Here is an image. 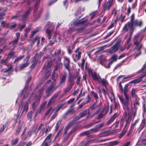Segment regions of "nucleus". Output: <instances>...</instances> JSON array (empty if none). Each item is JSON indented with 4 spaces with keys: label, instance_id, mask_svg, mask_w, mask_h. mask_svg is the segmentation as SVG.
<instances>
[{
    "label": "nucleus",
    "instance_id": "obj_8",
    "mask_svg": "<svg viewBox=\"0 0 146 146\" xmlns=\"http://www.w3.org/2000/svg\"><path fill=\"white\" fill-rule=\"evenodd\" d=\"M96 113H94L91 116H90V113H89V111H88V112L87 110H85L80 113V114H79L80 116L78 117V119H80L81 117H84V116L87 113H88V115L87 117V118H88L89 117H90V118H92L93 117V116L94 115H95V114Z\"/></svg>",
    "mask_w": 146,
    "mask_h": 146
},
{
    "label": "nucleus",
    "instance_id": "obj_17",
    "mask_svg": "<svg viewBox=\"0 0 146 146\" xmlns=\"http://www.w3.org/2000/svg\"><path fill=\"white\" fill-rule=\"evenodd\" d=\"M117 96L121 102L125 106H127L128 105L129 100H128L127 101L126 99L125 98V100L124 101L123 98L122 96H120L119 94Z\"/></svg>",
    "mask_w": 146,
    "mask_h": 146
},
{
    "label": "nucleus",
    "instance_id": "obj_33",
    "mask_svg": "<svg viewBox=\"0 0 146 146\" xmlns=\"http://www.w3.org/2000/svg\"><path fill=\"white\" fill-rule=\"evenodd\" d=\"M62 106L61 105H59L55 107L54 110L52 111V112H56L58 111L59 110L62 108Z\"/></svg>",
    "mask_w": 146,
    "mask_h": 146
},
{
    "label": "nucleus",
    "instance_id": "obj_49",
    "mask_svg": "<svg viewBox=\"0 0 146 146\" xmlns=\"http://www.w3.org/2000/svg\"><path fill=\"white\" fill-rule=\"evenodd\" d=\"M114 31H113L111 32H109L105 37H104V39H106L110 36L114 32Z\"/></svg>",
    "mask_w": 146,
    "mask_h": 146
},
{
    "label": "nucleus",
    "instance_id": "obj_27",
    "mask_svg": "<svg viewBox=\"0 0 146 146\" xmlns=\"http://www.w3.org/2000/svg\"><path fill=\"white\" fill-rule=\"evenodd\" d=\"M26 128H25L24 129L23 133H22L21 135V138L23 140H25L26 139L27 137V136H26V135L25 134V133L26 131Z\"/></svg>",
    "mask_w": 146,
    "mask_h": 146
},
{
    "label": "nucleus",
    "instance_id": "obj_40",
    "mask_svg": "<svg viewBox=\"0 0 146 146\" xmlns=\"http://www.w3.org/2000/svg\"><path fill=\"white\" fill-rule=\"evenodd\" d=\"M91 93L93 96L94 97L95 100L97 101V100L98 99V96L97 94L94 91H92L91 92Z\"/></svg>",
    "mask_w": 146,
    "mask_h": 146
},
{
    "label": "nucleus",
    "instance_id": "obj_52",
    "mask_svg": "<svg viewBox=\"0 0 146 146\" xmlns=\"http://www.w3.org/2000/svg\"><path fill=\"white\" fill-rule=\"evenodd\" d=\"M71 88L68 86L64 90V92L66 93H67L70 91Z\"/></svg>",
    "mask_w": 146,
    "mask_h": 146
},
{
    "label": "nucleus",
    "instance_id": "obj_60",
    "mask_svg": "<svg viewBox=\"0 0 146 146\" xmlns=\"http://www.w3.org/2000/svg\"><path fill=\"white\" fill-rule=\"evenodd\" d=\"M61 52V50L60 49H59L58 50V51L57 53L56 52V51L55 52L54 54L55 55H56V54H57L58 56H59Z\"/></svg>",
    "mask_w": 146,
    "mask_h": 146
},
{
    "label": "nucleus",
    "instance_id": "obj_2",
    "mask_svg": "<svg viewBox=\"0 0 146 146\" xmlns=\"http://www.w3.org/2000/svg\"><path fill=\"white\" fill-rule=\"evenodd\" d=\"M134 29V28L132 23L130 22H128L126 24L123 28V30L125 31H129L130 32V35H132Z\"/></svg>",
    "mask_w": 146,
    "mask_h": 146
},
{
    "label": "nucleus",
    "instance_id": "obj_23",
    "mask_svg": "<svg viewBox=\"0 0 146 146\" xmlns=\"http://www.w3.org/2000/svg\"><path fill=\"white\" fill-rule=\"evenodd\" d=\"M52 136V134H50L48 135L44 141V143H45L46 142L49 143H50L52 141V139H51Z\"/></svg>",
    "mask_w": 146,
    "mask_h": 146
},
{
    "label": "nucleus",
    "instance_id": "obj_39",
    "mask_svg": "<svg viewBox=\"0 0 146 146\" xmlns=\"http://www.w3.org/2000/svg\"><path fill=\"white\" fill-rule=\"evenodd\" d=\"M18 40H18V39H16L13 40V41L10 42L9 44L10 45L12 44V45H14L17 44L18 41Z\"/></svg>",
    "mask_w": 146,
    "mask_h": 146
},
{
    "label": "nucleus",
    "instance_id": "obj_11",
    "mask_svg": "<svg viewBox=\"0 0 146 146\" xmlns=\"http://www.w3.org/2000/svg\"><path fill=\"white\" fill-rule=\"evenodd\" d=\"M29 56H27V58L25 59V60L26 61V63L24 64H22L20 66V70H22L23 68L27 67L29 64Z\"/></svg>",
    "mask_w": 146,
    "mask_h": 146
},
{
    "label": "nucleus",
    "instance_id": "obj_19",
    "mask_svg": "<svg viewBox=\"0 0 146 146\" xmlns=\"http://www.w3.org/2000/svg\"><path fill=\"white\" fill-rule=\"evenodd\" d=\"M133 26H141L142 24V22L141 20H135L132 23Z\"/></svg>",
    "mask_w": 146,
    "mask_h": 146
},
{
    "label": "nucleus",
    "instance_id": "obj_47",
    "mask_svg": "<svg viewBox=\"0 0 146 146\" xmlns=\"http://www.w3.org/2000/svg\"><path fill=\"white\" fill-rule=\"evenodd\" d=\"M68 81L69 82V84L68 85V86H69L70 88H72L74 83V81H70L69 80H68Z\"/></svg>",
    "mask_w": 146,
    "mask_h": 146
},
{
    "label": "nucleus",
    "instance_id": "obj_3",
    "mask_svg": "<svg viewBox=\"0 0 146 146\" xmlns=\"http://www.w3.org/2000/svg\"><path fill=\"white\" fill-rule=\"evenodd\" d=\"M67 73L63 72L60 74V81L59 83V86H63L65 83V80L67 77Z\"/></svg>",
    "mask_w": 146,
    "mask_h": 146
},
{
    "label": "nucleus",
    "instance_id": "obj_64",
    "mask_svg": "<svg viewBox=\"0 0 146 146\" xmlns=\"http://www.w3.org/2000/svg\"><path fill=\"white\" fill-rule=\"evenodd\" d=\"M74 100H75L74 98H71V99H70L68 101V104H70L71 103H72V102H73Z\"/></svg>",
    "mask_w": 146,
    "mask_h": 146
},
{
    "label": "nucleus",
    "instance_id": "obj_5",
    "mask_svg": "<svg viewBox=\"0 0 146 146\" xmlns=\"http://www.w3.org/2000/svg\"><path fill=\"white\" fill-rule=\"evenodd\" d=\"M140 34L141 33L138 32L136 34L134 37L133 39L134 43L135 45H137L139 43H140L143 39V36H142L141 38L138 40V39L140 36Z\"/></svg>",
    "mask_w": 146,
    "mask_h": 146
},
{
    "label": "nucleus",
    "instance_id": "obj_58",
    "mask_svg": "<svg viewBox=\"0 0 146 146\" xmlns=\"http://www.w3.org/2000/svg\"><path fill=\"white\" fill-rule=\"evenodd\" d=\"M7 58H6V59L5 60L4 59H2L1 61V64H3L5 63H6V62L7 61Z\"/></svg>",
    "mask_w": 146,
    "mask_h": 146
},
{
    "label": "nucleus",
    "instance_id": "obj_29",
    "mask_svg": "<svg viewBox=\"0 0 146 146\" xmlns=\"http://www.w3.org/2000/svg\"><path fill=\"white\" fill-rule=\"evenodd\" d=\"M136 91V89L134 88L132 89L131 92V94L133 97L135 98L136 99L137 98V96L135 94Z\"/></svg>",
    "mask_w": 146,
    "mask_h": 146
},
{
    "label": "nucleus",
    "instance_id": "obj_14",
    "mask_svg": "<svg viewBox=\"0 0 146 146\" xmlns=\"http://www.w3.org/2000/svg\"><path fill=\"white\" fill-rule=\"evenodd\" d=\"M119 47L116 45H114L112 48L108 50V52L110 54H113L116 52L118 50Z\"/></svg>",
    "mask_w": 146,
    "mask_h": 146
},
{
    "label": "nucleus",
    "instance_id": "obj_26",
    "mask_svg": "<svg viewBox=\"0 0 146 146\" xmlns=\"http://www.w3.org/2000/svg\"><path fill=\"white\" fill-rule=\"evenodd\" d=\"M92 76L93 79L94 80L98 81L99 82H100L98 80V77L97 76V74L96 72L92 73Z\"/></svg>",
    "mask_w": 146,
    "mask_h": 146
},
{
    "label": "nucleus",
    "instance_id": "obj_62",
    "mask_svg": "<svg viewBox=\"0 0 146 146\" xmlns=\"http://www.w3.org/2000/svg\"><path fill=\"white\" fill-rule=\"evenodd\" d=\"M21 129V127H19L17 129V130L16 132V134L17 135L19 134V132L20 131Z\"/></svg>",
    "mask_w": 146,
    "mask_h": 146
},
{
    "label": "nucleus",
    "instance_id": "obj_6",
    "mask_svg": "<svg viewBox=\"0 0 146 146\" xmlns=\"http://www.w3.org/2000/svg\"><path fill=\"white\" fill-rule=\"evenodd\" d=\"M104 123H100L99 125H98L96 126V128L93 129H91L90 131H86L84 132L83 133H82L81 134V135H84V134L87 135L88 136H89V134L90 133V131H92L93 132H97L98 130V129H99L101 128L103 126Z\"/></svg>",
    "mask_w": 146,
    "mask_h": 146
},
{
    "label": "nucleus",
    "instance_id": "obj_7",
    "mask_svg": "<svg viewBox=\"0 0 146 146\" xmlns=\"http://www.w3.org/2000/svg\"><path fill=\"white\" fill-rule=\"evenodd\" d=\"M70 60L69 58L66 56L64 57V64L65 68L68 71H70Z\"/></svg>",
    "mask_w": 146,
    "mask_h": 146
},
{
    "label": "nucleus",
    "instance_id": "obj_31",
    "mask_svg": "<svg viewBox=\"0 0 146 146\" xmlns=\"http://www.w3.org/2000/svg\"><path fill=\"white\" fill-rule=\"evenodd\" d=\"M76 76H75V74L72 75H70L68 77V80L70 81H74V80L76 78Z\"/></svg>",
    "mask_w": 146,
    "mask_h": 146
},
{
    "label": "nucleus",
    "instance_id": "obj_13",
    "mask_svg": "<svg viewBox=\"0 0 146 146\" xmlns=\"http://www.w3.org/2000/svg\"><path fill=\"white\" fill-rule=\"evenodd\" d=\"M32 9L31 8H30L22 16V20L23 22H25L26 20V18L30 14V11Z\"/></svg>",
    "mask_w": 146,
    "mask_h": 146
},
{
    "label": "nucleus",
    "instance_id": "obj_24",
    "mask_svg": "<svg viewBox=\"0 0 146 146\" xmlns=\"http://www.w3.org/2000/svg\"><path fill=\"white\" fill-rule=\"evenodd\" d=\"M62 65L63 64L62 63H56V65L54 71L57 70H60L61 67L62 66Z\"/></svg>",
    "mask_w": 146,
    "mask_h": 146
},
{
    "label": "nucleus",
    "instance_id": "obj_10",
    "mask_svg": "<svg viewBox=\"0 0 146 146\" xmlns=\"http://www.w3.org/2000/svg\"><path fill=\"white\" fill-rule=\"evenodd\" d=\"M129 86V85L127 84H126L125 87L123 89V90H121V92H123L124 93V94L125 95V98L127 100V101L128 100L129 98V96L127 94V93L128 92V87Z\"/></svg>",
    "mask_w": 146,
    "mask_h": 146
},
{
    "label": "nucleus",
    "instance_id": "obj_55",
    "mask_svg": "<svg viewBox=\"0 0 146 146\" xmlns=\"http://www.w3.org/2000/svg\"><path fill=\"white\" fill-rule=\"evenodd\" d=\"M75 30V29H74L73 28H70L68 30V33H71L73 32Z\"/></svg>",
    "mask_w": 146,
    "mask_h": 146
},
{
    "label": "nucleus",
    "instance_id": "obj_32",
    "mask_svg": "<svg viewBox=\"0 0 146 146\" xmlns=\"http://www.w3.org/2000/svg\"><path fill=\"white\" fill-rule=\"evenodd\" d=\"M33 113V112L31 111V112H29L27 114V117L28 118L30 121H31L32 119Z\"/></svg>",
    "mask_w": 146,
    "mask_h": 146
},
{
    "label": "nucleus",
    "instance_id": "obj_56",
    "mask_svg": "<svg viewBox=\"0 0 146 146\" xmlns=\"http://www.w3.org/2000/svg\"><path fill=\"white\" fill-rule=\"evenodd\" d=\"M5 129L4 125H2L0 128V133L3 131Z\"/></svg>",
    "mask_w": 146,
    "mask_h": 146
},
{
    "label": "nucleus",
    "instance_id": "obj_53",
    "mask_svg": "<svg viewBox=\"0 0 146 146\" xmlns=\"http://www.w3.org/2000/svg\"><path fill=\"white\" fill-rule=\"evenodd\" d=\"M117 56L116 55H113L111 57L112 60L114 61V62L117 60Z\"/></svg>",
    "mask_w": 146,
    "mask_h": 146
},
{
    "label": "nucleus",
    "instance_id": "obj_63",
    "mask_svg": "<svg viewBox=\"0 0 146 146\" xmlns=\"http://www.w3.org/2000/svg\"><path fill=\"white\" fill-rule=\"evenodd\" d=\"M103 0H98L97 2V4L98 5V7H99L100 6V4L102 1Z\"/></svg>",
    "mask_w": 146,
    "mask_h": 146
},
{
    "label": "nucleus",
    "instance_id": "obj_48",
    "mask_svg": "<svg viewBox=\"0 0 146 146\" xmlns=\"http://www.w3.org/2000/svg\"><path fill=\"white\" fill-rule=\"evenodd\" d=\"M54 113V114L51 117V119H54L57 116V112H52V111L51 113Z\"/></svg>",
    "mask_w": 146,
    "mask_h": 146
},
{
    "label": "nucleus",
    "instance_id": "obj_54",
    "mask_svg": "<svg viewBox=\"0 0 146 146\" xmlns=\"http://www.w3.org/2000/svg\"><path fill=\"white\" fill-rule=\"evenodd\" d=\"M16 24L15 23H13L12 25L9 27V28L10 29L15 28L16 26Z\"/></svg>",
    "mask_w": 146,
    "mask_h": 146
},
{
    "label": "nucleus",
    "instance_id": "obj_42",
    "mask_svg": "<svg viewBox=\"0 0 146 146\" xmlns=\"http://www.w3.org/2000/svg\"><path fill=\"white\" fill-rule=\"evenodd\" d=\"M44 130L42 129L40 131L39 135V137H41V139L42 138V137L44 136Z\"/></svg>",
    "mask_w": 146,
    "mask_h": 146
},
{
    "label": "nucleus",
    "instance_id": "obj_1",
    "mask_svg": "<svg viewBox=\"0 0 146 146\" xmlns=\"http://www.w3.org/2000/svg\"><path fill=\"white\" fill-rule=\"evenodd\" d=\"M39 3L40 0H37L34 8L33 15L35 17L36 20L39 17L40 15L43 12V9L42 8H41L37 14L36 13V12L37 11L38 7V5Z\"/></svg>",
    "mask_w": 146,
    "mask_h": 146
},
{
    "label": "nucleus",
    "instance_id": "obj_30",
    "mask_svg": "<svg viewBox=\"0 0 146 146\" xmlns=\"http://www.w3.org/2000/svg\"><path fill=\"white\" fill-rule=\"evenodd\" d=\"M76 77H77L76 83L78 84H80V81L81 78V76L79 75V73L78 72H76Z\"/></svg>",
    "mask_w": 146,
    "mask_h": 146
},
{
    "label": "nucleus",
    "instance_id": "obj_20",
    "mask_svg": "<svg viewBox=\"0 0 146 146\" xmlns=\"http://www.w3.org/2000/svg\"><path fill=\"white\" fill-rule=\"evenodd\" d=\"M55 26H54L53 25L52 27H51L50 28L49 27H48L46 30V32L48 35V39L49 40L51 38V30H52V29Z\"/></svg>",
    "mask_w": 146,
    "mask_h": 146
},
{
    "label": "nucleus",
    "instance_id": "obj_43",
    "mask_svg": "<svg viewBox=\"0 0 146 146\" xmlns=\"http://www.w3.org/2000/svg\"><path fill=\"white\" fill-rule=\"evenodd\" d=\"M104 115L103 112L100 113L96 117V118L97 119H99L102 118Z\"/></svg>",
    "mask_w": 146,
    "mask_h": 146
},
{
    "label": "nucleus",
    "instance_id": "obj_12",
    "mask_svg": "<svg viewBox=\"0 0 146 146\" xmlns=\"http://www.w3.org/2000/svg\"><path fill=\"white\" fill-rule=\"evenodd\" d=\"M86 21H87L86 19L84 20L83 18L79 20L78 19H77L76 20L74 21H73V24L74 25H77L79 24H83L85 23Z\"/></svg>",
    "mask_w": 146,
    "mask_h": 146
},
{
    "label": "nucleus",
    "instance_id": "obj_25",
    "mask_svg": "<svg viewBox=\"0 0 146 146\" xmlns=\"http://www.w3.org/2000/svg\"><path fill=\"white\" fill-rule=\"evenodd\" d=\"M40 102V99H36L32 104V107L33 109H35L36 106Z\"/></svg>",
    "mask_w": 146,
    "mask_h": 146
},
{
    "label": "nucleus",
    "instance_id": "obj_35",
    "mask_svg": "<svg viewBox=\"0 0 146 146\" xmlns=\"http://www.w3.org/2000/svg\"><path fill=\"white\" fill-rule=\"evenodd\" d=\"M74 112V110L73 109H71L68 110L64 114V115L66 116L67 115L71 113Z\"/></svg>",
    "mask_w": 146,
    "mask_h": 146
},
{
    "label": "nucleus",
    "instance_id": "obj_50",
    "mask_svg": "<svg viewBox=\"0 0 146 146\" xmlns=\"http://www.w3.org/2000/svg\"><path fill=\"white\" fill-rule=\"evenodd\" d=\"M70 125L68 124L66 127L64 129V133L65 134L66 133L68 130L70 129Z\"/></svg>",
    "mask_w": 146,
    "mask_h": 146
},
{
    "label": "nucleus",
    "instance_id": "obj_46",
    "mask_svg": "<svg viewBox=\"0 0 146 146\" xmlns=\"http://www.w3.org/2000/svg\"><path fill=\"white\" fill-rule=\"evenodd\" d=\"M39 30V28H36L34 31L32 32L31 33V36L33 37L34 35L37 32H38Z\"/></svg>",
    "mask_w": 146,
    "mask_h": 146
},
{
    "label": "nucleus",
    "instance_id": "obj_45",
    "mask_svg": "<svg viewBox=\"0 0 146 146\" xmlns=\"http://www.w3.org/2000/svg\"><path fill=\"white\" fill-rule=\"evenodd\" d=\"M91 98L90 97L89 95L87 96L86 98V102H85L86 103V104L90 102L91 101Z\"/></svg>",
    "mask_w": 146,
    "mask_h": 146
},
{
    "label": "nucleus",
    "instance_id": "obj_34",
    "mask_svg": "<svg viewBox=\"0 0 146 146\" xmlns=\"http://www.w3.org/2000/svg\"><path fill=\"white\" fill-rule=\"evenodd\" d=\"M14 54L15 53L14 52L11 51L9 53L7 58L8 59L9 58H11L14 56Z\"/></svg>",
    "mask_w": 146,
    "mask_h": 146
},
{
    "label": "nucleus",
    "instance_id": "obj_18",
    "mask_svg": "<svg viewBox=\"0 0 146 146\" xmlns=\"http://www.w3.org/2000/svg\"><path fill=\"white\" fill-rule=\"evenodd\" d=\"M45 108V104H42L41 105L39 108L37 109L36 113H35V117L37 115V113H40L41 112L43 111Z\"/></svg>",
    "mask_w": 146,
    "mask_h": 146
},
{
    "label": "nucleus",
    "instance_id": "obj_15",
    "mask_svg": "<svg viewBox=\"0 0 146 146\" xmlns=\"http://www.w3.org/2000/svg\"><path fill=\"white\" fill-rule=\"evenodd\" d=\"M60 94V93L59 92H57L49 100L48 105H50L52 103L54 102L55 100V99L58 97Z\"/></svg>",
    "mask_w": 146,
    "mask_h": 146
},
{
    "label": "nucleus",
    "instance_id": "obj_37",
    "mask_svg": "<svg viewBox=\"0 0 146 146\" xmlns=\"http://www.w3.org/2000/svg\"><path fill=\"white\" fill-rule=\"evenodd\" d=\"M101 82L102 85L105 86H106L108 85L107 82L104 78L101 79L100 82Z\"/></svg>",
    "mask_w": 146,
    "mask_h": 146
},
{
    "label": "nucleus",
    "instance_id": "obj_38",
    "mask_svg": "<svg viewBox=\"0 0 146 146\" xmlns=\"http://www.w3.org/2000/svg\"><path fill=\"white\" fill-rule=\"evenodd\" d=\"M12 68L11 67L9 68L8 69H3L1 70V71H3L5 73H9L10 72L12 71Z\"/></svg>",
    "mask_w": 146,
    "mask_h": 146
},
{
    "label": "nucleus",
    "instance_id": "obj_22",
    "mask_svg": "<svg viewBox=\"0 0 146 146\" xmlns=\"http://www.w3.org/2000/svg\"><path fill=\"white\" fill-rule=\"evenodd\" d=\"M76 54H75V58H73V60L74 61L76 62L77 60H80L81 58V52H76Z\"/></svg>",
    "mask_w": 146,
    "mask_h": 146
},
{
    "label": "nucleus",
    "instance_id": "obj_9",
    "mask_svg": "<svg viewBox=\"0 0 146 146\" xmlns=\"http://www.w3.org/2000/svg\"><path fill=\"white\" fill-rule=\"evenodd\" d=\"M56 88H54L53 85L50 86L46 90V94L47 96H49L53 92Z\"/></svg>",
    "mask_w": 146,
    "mask_h": 146
},
{
    "label": "nucleus",
    "instance_id": "obj_41",
    "mask_svg": "<svg viewBox=\"0 0 146 146\" xmlns=\"http://www.w3.org/2000/svg\"><path fill=\"white\" fill-rule=\"evenodd\" d=\"M131 115H129L127 118L126 119V124H129L131 121Z\"/></svg>",
    "mask_w": 146,
    "mask_h": 146
},
{
    "label": "nucleus",
    "instance_id": "obj_57",
    "mask_svg": "<svg viewBox=\"0 0 146 146\" xmlns=\"http://www.w3.org/2000/svg\"><path fill=\"white\" fill-rule=\"evenodd\" d=\"M134 14H133L131 17L130 22H129L132 23L133 21H134Z\"/></svg>",
    "mask_w": 146,
    "mask_h": 146
},
{
    "label": "nucleus",
    "instance_id": "obj_36",
    "mask_svg": "<svg viewBox=\"0 0 146 146\" xmlns=\"http://www.w3.org/2000/svg\"><path fill=\"white\" fill-rule=\"evenodd\" d=\"M82 9L80 8H79L75 13V15L76 16L79 15L81 13Z\"/></svg>",
    "mask_w": 146,
    "mask_h": 146
},
{
    "label": "nucleus",
    "instance_id": "obj_4",
    "mask_svg": "<svg viewBox=\"0 0 146 146\" xmlns=\"http://www.w3.org/2000/svg\"><path fill=\"white\" fill-rule=\"evenodd\" d=\"M113 0H109L106 2L103 5V10L104 12L110 10L113 4Z\"/></svg>",
    "mask_w": 146,
    "mask_h": 146
},
{
    "label": "nucleus",
    "instance_id": "obj_28",
    "mask_svg": "<svg viewBox=\"0 0 146 146\" xmlns=\"http://www.w3.org/2000/svg\"><path fill=\"white\" fill-rule=\"evenodd\" d=\"M28 102H26L24 106L23 112L25 111L27 112L28 110Z\"/></svg>",
    "mask_w": 146,
    "mask_h": 146
},
{
    "label": "nucleus",
    "instance_id": "obj_44",
    "mask_svg": "<svg viewBox=\"0 0 146 146\" xmlns=\"http://www.w3.org/2000/svg\"><path fill=\"white\" fill-rule=\"evenodd\" d=\"M18 141L19 139L18 138H17L15 139L12 140L11 142V144L12 145H15L17 144Z\"/></svg>",
    "mask_w": 146,
    "mask_h": 146
},
{
    "label": "nucleus",
    "instance_id": "obj_59",
    "mask_svg": "<svg viewBox=\"0 0 146 146\" xmlns=\"http://www.w3.org/2000/svg\"><path fill=\"white\" fill-rule=\"evenodd\" d=\"M52 110V108H50L47 111L46 113H45V115L46 116H47L50 113V112Z\"/></svg>",
    "mask_w": 146,
    "mask_h": 146
},
{
    "label": "nucleus",
    "instance_id": "obj_61",
    "mask_svg": "<svg viewBox=\"0 0 146 146\" xmlns=\"http://www.w3.org/2000/svg\"><path fill=\"white\" fill-rule=\"evenodd\" d=\"M96 103H95L90 108L89 110H92L94 109L95 107Z\"/></svg>",
    "mask_w": 146,
    "mask_h": 146
},
{
    "label": "nucleus",
    "instance_id": "obj_16",
    "mask_svg": "<svg viewBox=\"0 0 146 146\" xmlns=\"http://www.w3.org/2000/svg\"><path fill=\"white\" fill-rule=\"evenodd\" d=\"M117 113H115L111 117L110 119L107 122L106 124L108 125L112 123L115 120L116 117H117Z\"/></svg>",
    "mask_w": 146,
    "mask_h": 146
},
{
    "label": "nucleus",
    "instance_id": "obj_51",
    "mask_svg": "<svg viewBox=\"0 0 146 146\" xmlns=\"http://www.w3.org/2000/svg\"><path fill=\"white\" fill-rule=\"evenodd\" d=\"M24 57V56L23 55V56H19V57H17V59L15 60L14 62H17L19 61V60H21V59H22Z\"/></svg>",
    "mask_w": 146,
    "mask_h": 146
},
{
    "label": "nucleus",
    "instance_id": "obj_21",
    "mask_svg": "<svg viewBox=\"0 0 146 146\" xmlns=\"http://www.w3.org/2000/svg\"><path fill=\"white\" fill-rule=\"evenodd\" d=\"M136 48L137 49L138 51L139 52L135 54V57L139 56L141 54V52L140 51V50L142 48V45L141 44H140L139 43L137 45H136Z\"/></svg>",
    "mask_w": 146,
    "mask_h": 146
}]
</instances>
